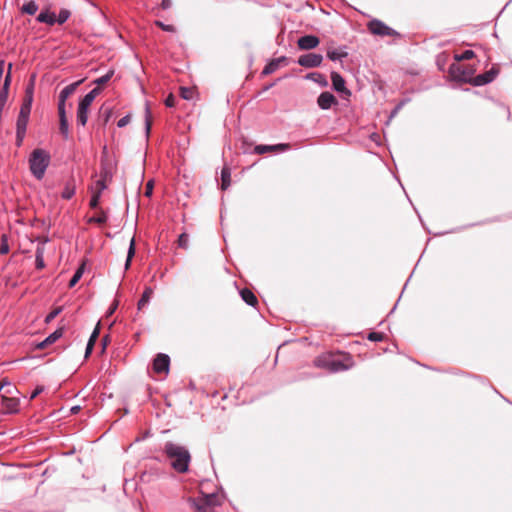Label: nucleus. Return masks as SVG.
Wrapping results in <instances>:
<instances>
[{"label": "nucleus", "instance_id": "ddd939ff", "mask_svg": "<svg viewBox=\"0 0 512 512\" xmlns=\"http://www.w3.org/2000/svg\"><path fill=\"white\" fill-rule=\"evenodd\" d=\"M331 81H332L333 89L335 91L344 93L347 96L351 95L350 90H348L345 86L344 78L338 72L333 71L331 73Z\"/></svg>", "mask_w": 512, "mask_h": 512}, {"label": "nucleus", "instance_id": "393cba45", "mask_svg": "<svg viewBox=\"0 0 512 512\" xmlns=\"http://www.w3.org/2000/svg\"><path fill=\"white\" fill-rule=\"evenodd\" d=\"M152 294H153V289L151 287H146L140 300L138 301V309L139 310H141L145 305H147L149 303Z\"/></svg>", "mask_w": 512, "mask_h": 512}, {"label": "nucleus", "instance_id": "69168bd1", "mask_svg": "<svg viewBox=\"0 0 512 512\" xmlns=\"http://www.w3.org/2000/svg\"><path fill=\"white\" fill-rule=\"evenodd\" d=\"M65 17H66V21H67V20H68V18L70 17V12H69L68 10H66Z\"/></svg>", "mask_w": 512, "mask_h": 512}, {"label": "nucleus", "instance_id": "20e7f679", "mask_svg": "<svg viewBox=\"0 0 512 512\" xmlns=\"http://www.w3.org/2000/svg\"><path fill=\"white\" fill-rule=\"evenodd\" d=\"M97 89H93L88 92L79 102L77 111V122L78 124L85 126L88 120V108L95 99Z\"/></svg>", "mask_w": 512, "mask_h": 512}, {"label": "nucleus", "instance_id": "0e129e2a", "mask_svg": "<svg viewBox=\"0 0 512 512\" xmlns=\"http://www.w3.org/2000/svg\"><path fill=\"white\" fill-rule=\"evenodd\" d=\"M107 336H105L103 339H102V349L104 350L105 349V346H106V343H107Z\"/></svg>", "mask_w": 512, "mask_h": 512}, {"label": "nucleus", "instance_id": "c756f323", "mask_svg": "<svg viewBox=\"0 0 512 512\" xmlns=\"http://www.w3.org/2000/svg\"><path fill=\"white\" fill-rule=\"evenodd\" d=\"M32 102H33V96L25 95L22 105L20 107V111L31 113Z\"/></svg>", "mask_w": 512, "mask_h": 512}, {"label": "nucleus", "instance_id": "0eeeda50", "mask_svg": "<svg viewBox=\"0 0 512 512\" xmlns=\"http://www.w3.org/2000/svg\"><path fill=\"white\" fill-rule=\"evenodd\" d=\"M323 61V56L321 54L316 53H307L301 55L297 63L305 68H315L319 67Z\"/></svg>", "mask_w": 512, "mask_h": 512}, {"label": "nucleus", "instance_id": "f257e3e1", "mask_svg": "<svg viewBox=\"0 0 512 512\" xmlns=\"http://www.w3.org/2000/svg\"><path fill=\"white\" fill-rule=\"evenodd\" d=\"M164 452L175 471L179 473L188 471L191 455L186 447L173 442H166Z\"/></svg>", "mask_w": 512, "mask_h": 512}, {"label": "nucleus", "instance_id": "49530a36", "mask_svg": "<svg viewBox=\"0 0 512 512\" xmlns=\"http://www.w3.org/2000/svg\"><path fill=\"white\" fill-rule=\"evenodd\" d=\"M8 94L5 91H0V114H2L3 109L7 103Z\"/></svg>", "mask_w": 512, "mask_h": 512}, {"label": "nucleus", "instance_id": "de8ad7c7", "mask_svg": "<svg viewBox=\"0 0 512 512\" xmlns=\"http://www.w3.org/2000/svg\"><path fill=\"white\" fill-rule=\"evenodd\" d=\"M155 24L160 27L162 30L164 31H167V32H174L175 31V28L173 25H169V24H164L163 22L161 21H156Z\"/></svg>", "mask_w": 512, "mask_h": 512}, {"label": "nucleus", "instance_id": "473e14b6", "mask_svg": "<svg viewBox=\"0 0 512 512\" xmlns=\"http://www.w3.org/2000/svg\"><path fill=\"white\" fill-rule=\"evenodd\" d=\"M112 116V109L110 107H102L100 109V118L103 119V124L106 125Z\"/></svg>", "mask_w": 512, "mask_h": 512}, {"label": "nucleus", "instance_id": "7c9ffc66", "mask_svg": "<svg viewBox=\"0 0 512 512\" xmlns=\"http://www.w3.org/2000/svg\"><path fill=\"white\" fill-rule=\"evenodd\" d=\"M32 102H33V96L25 95L22 105L20 107V111L31 113Z\"/></svg>", "mask_w": 512, "mask_h": 512}, {"label": "nucleus", "instance_id": "5fc2aeb1", "mask_svg": "<svg viewBox=\"0 0 512 512\" xmlns=\"http://www.w3.org/2000/svg\"><path fill=\"white\" fill-rule=\"evenodd\" d=\"M152 191H153V183H152V181H149L146 184L145 195L146 196H151Z\"/></svg>", "mask_w": 512, "mask_h": 512}, {"label": "nucleus", "instance_id": "4c0bfd02", "mask_svg": "<svg viewBox=\"0 0 512 512\" xmlns=\"http://www.w3.org/2000/svg\"><path fill=\"white\" fill-rule=\"evenodd\" d=\"M108 220V216L105 212L101 211L99 214L93 216L91 219H90V222H95V223H98V224H104L106 223Z\"/></svg>", "mask_w": 512, "mask_h": 512}, {"label": "nucleus", "instance_id": "338daca9", "mask_svg": "<svg viewBox=\"0 0 512 512\" xmlns=\"http://www.w3.org/2000/svg\"><path fill=\"white\" fill-rule=\"evenodd\" d=\"M73 453H74V450L66 451V452H65V455L67 456V455H69V454H73Z\"/></svg>", "mask_w": 512, "mask_h": 512}, {"label": "nucleus", "instance_id": "412c9836", "mask_svg": "<svg viewBox=\"0 0 512 512\" xmlns=\"http://www.w3.org/2000/svg\"><path fill=\"white\" fill-rule=\"evenodd\" d=\"M240 296H241L242 300L249 306L254 307L258 303L257 297L248 288H243L240 291Z\"/></svg>", "mask_w": 512, "mask_h": 512}, {"label": "nucleus", "instance_id": "4d7b16f0", "mask_svg": "<svg viewBox=\"0 0 512 512\" xmlns=\"http://www.w3.org/2000/svg\"><path fill=\"white\" fill-rule=\"evenodd\" d=\"M33 90H34V84H33V80H32L31 83L26 87L25 95L33 96Z\"/></svg>", "mask_w": 512, "mask_h": 512}, {"label": "nucleus", "instance_id": "2f4dec72", "mask_svg": "<svg viewBox=\"0 0 512 512\" xmlns=\"http://www.w3.org/2000/svg\"><path fill=\"white\" fill-rule=\"evenodd\" d=\"M38 10V5L34 1H30L23 5L22 11L28 15H34Z\"/></svg>", "mask_w": 512, "mask_h": 512}, {"label": "nucleus", "instance_id": "e2e57ef3", "mask_svg": "<svg viewBox=\"0 0 512 512\" xmlns=\"http://www.w3.org/2000/svg\"><path fill=\"white\" fill-rule=\"evenodd\" d=\"M116 308H117V303H114L112 305V307L109 309L108 314L109 315L113 314Z\"/></svg>", "mask_w": 512, "mask_h": 512}, {"label": "nucleus", "instance_id": "bf43d9fd", "mask_svg": "<svg viewBox=\"0 0 512 512\" xmlns=\"http://www.w3.org/2000/svg\"><path fill=\"white\" fill-rule=\"evenodd\" d=\"M81 410V407L79 405H74L70 407V414L75 415Z\"/></svg>", "mask_w": 512, "mask_h": 512}, {"label": "nucleus", "instance_id": "e433bc0d", "mask_svg": "<svg viewBox=\"0 0 512 512\" xmlns=\"http://www.w3.org/2000/svg\"><path fill=\"white\" fill-rule=\"evenodd\" d=\"M11 69H12V64L9 63L8 71H7V74H6L5 79H4L3 87L1 89V91H5L6 94H8L9 86H10V83H11Z\"/></svg>", "mask_w": 512, "mask_h": 512}, {"label": "nucleus", "instance_id": "5701e85b", "mask_svg": "<svg viewBox=\"0 0 512 512\" xmlns=\"http://www.w3.org/2000/svg\"><path fill=\"white\" fill-rule=\"evenodd\" d=\"M306 78L318 83L321 87H326L328 85L326 77L318 72L309 73Z\"/></svg>", "mask_w": 512, "mask_h": 512}, {"label": "nucleus", "instance_id": "b1692460", "mask_svg": "<svg viewBox=\"0 0 512 512\" xmlns=\"http://www.w3.org/2000/svg\"><path fill=\"white\" fill-rule=\"evenodd\" d=\"M231 183V172L228 167H223L221 171V188L226 190Z\"/></svg>", "mask_w": 512, "mask_h": 512}, {"label": "nucleus", "instance_id": "09e8293b", "mask_svg": "<svg viewBox=\"0 0 512 512\" xmlns=\"http://www.w3.org/2000/svg\"><path fill=\"white\" fill-rule=\"evenodd\" d=\"M100 192H97V193H94L90 199V206L92 208H96L99 204V200H100Z\"/></svg>", "mask_w": 512, "mask_h": 512}, {"label": "nucleus", "instance_id": "f3484780", "mask_svg": "<svg viewBox=\"0 0 512 512\" xmlns=\"http://www.w3.org/2000/svg\"><path fill=\"white\" fill-rule=\"evenodd\" d=\"M63 333H64V328L59 327L53 333H51L49 336H47L43 341L38 343L36 345V347L39 349H44V348L48 347L49 345L53 344L56 340L61 338L63 336Z\"/></svg>", "mask_w": 512, "mask_h": 512}, {"label": "nucleus", "instance_id": "a878e982", "mask_svg": "<svg viewBox=\"0 0 512 512\" xmlns=\"http://www.w3.org/2000/svg\"><path fill=\"white\" fill-rule=\"evenodd\" d=\"M84 269H85L84 263L81 264L80 266H78L74 275L72 276V278L70 279V281L68 283V286L70 288L74 287L78 283V281L81 279V277L83 276V273H84Z\"/></svg>", "mask_w": 512, "mask_h": 512}, {"label": "nucleus", "instance_id": "13d9d810", "mask_svg": "<svg viewBox=\"0 0 512 512\" xmlns=\"http://www.w3.org/2000/svg\"><path fill=\"white\" fill-rule=\"evenodd\" d=\"M96 186L98 188V192H100V193L106 188V185L103 180H98L96 182Z\"/></svg>", "mask_w": 512, "mask_h": 512}, {"label": "nucleus", "instance_id": "1a4fd4ad", "mask_svg": "<svg viewBox=\"0 0 512 512\" xmlns=\"http://www.w3.org/2000/svg\"><path fill=\"white\" fill-rule=\"evenodd\" d=\"M498 73L499 69H497L496 67H492L490 70L475 76L471 80V84L477 87L489 84L496 78Z\"/></svg>", "mask_w": 512, "mask_h": 512}, {"label": "nucleus", "instance_id": "9b49d317", "mask_svg": "<svg viewBox=\"0 0 512 512\" xmlns=\"http://www.w3.org/2000/svg\"><path fill=\"white\" fill-rule=\"evenodd\" d=\"M170 367V358L167 354L159 353L153 361V369L156 373H167Z\"/></svg>", "mask_w": 512, "mask_h": 512}, {"label": "nucleus", "instance_id": "79ce46f5", "mask_svg": "<svg viewBox=\"0 0 512 512\" xmlns=\"http://www.w3.org/2000/svg\"><path fill=\"white\" fill-rule=\"evenodd\" d=\"M384 339V334L381 332H370L368 334V340L379 342Z\"/></svg>", "mask_w": 512, "mask_h": 512}, {"label": "nucleus", "instance_id": "603ef678", "mask_svg": "<svg viewBox=\"0 0 512 512\" xmlns=\"http://www.w3.org/2000/svg\"><path fill=\"white\" fill-rule=\"evenodd\" d=\"M129 122H130V116L126 115V116H124V117H122L121 119L118 120L117 126L119 128H122V127H125L126 125H128Z\"/></svg>", "mask_w": 512, "mask_h": 512}, {"label": "nucleus", "instance_id": "dca6fc26", "mask_svg": "<svg viewBox=\"0 0 512 512\" xmlns=\"http://www.w3.org/2000/svg\"><path fill=\"white\" fill-rule=\"evenodd\" d=\"M288 58L286 56H281L276 59L270 61L263 69V75H269L274 73L280 66L287 65Z\"/></svg>", "mask_w": 512, "mask_h": 512}, {"label": "nucleus", "instance_id": "8fccbe9b", "mask_svg": "<svg viewBox=\"0 0 512 512\" xmlns=\"http://www.w3.org/2000/svg\"><path fill=\"white\" fill-rule=\"evenodd\" d=\"M26 132L24 131H16V145L17 147H20L23 143V140L25 138Z\"/></svg>", "mask_w": 512, "mask_h": 512}, {"label": "nucleus", "instance_id": "4468645a", "mask_svg": "<svg viewBox=\"0 0 512 512\" xmlns=\"http://www.w3.org/2000/svg\"><path fill=\"white\" fill-rule=\"evenodd\" d=\"M59 131L64 134V88L57 85Z\"/></svg>", "mask_w": 512, "mask_h": 512}, {"label": "nucleus", "instance_id": "f8f14e48", "mask_svg": "<svg viewBox=\"0 0 512 512\" xmlns=\"http://www.w3.org/2000/svg\"><path fill=\"white\" fill-rule=\"evenodd\" d=\"M319 38L314 35H305L298 39L297 45L301 50H311L319 45Z\"/></svg>", "mask_w": 512, "mask_h": 512}, {"label": "nucleus", "instance_id": "c9c22d12", "mask_svg": "<svg viewBox=\"0 0 512 512\" xmlns=\"http://www.w3.org/2000/svg\"><path fill=\"white\" fill-rule=\"evenodd\" d=\"M35 264L37 269H42L45 266L43 251L39 248L36 250Z\"/></svg>", "mask_w": 512, "mask_h": 512}, {"label": "nucleus", "instance_id": "423d86ee", "mask_svg": "<svg viewBox=\"0 0 512 512\" xmlns=\"http://www.w3.org/2000/svg\"><path fill=\"white\" fill-rule=\"evenodd\" d=\"M36 20L40 23H45L48 25H54L55 23H59L60 25L64 24V9H60L58 15L49 10H42Z\"/></svg>", "mask_w": 512, "mask_h": 512}, {"label": "nucleus", "instance_id": "2eb2a0df", "mask_svg": "<svg viewBox=\"0 0 512 512\" xmlns=\"http://www.w3.org/2000/svg\"><path fill=\"white\" fill-rule=\"evenodd\" d=\"M317 104L321 109L327 110L332 105L337 104V99L332 93L325 91L318 96Z\"/></svg>", "mask_w": 512, "mask_h": 512}, {"label": "nucleus", "instance_id": "c03bdc74", "mask_svg": "<svg viewBox=\"0 0 512 512\" xmlns=\"http://www.w3.org/2000/svg\"><path fill=\"white\" fill-rule=\"evenodd\" d=\"M112 75H113V71H109L105 75L99 77L96 80V83L99 84V85H103V84L107 83L111 79Z\"/></svg>", "mask_w": 512, "mask_h": 512}, {"label": "nucleus", "instance_id": "6e6552de", "mask_svg": "<svg viewBox=\"0 0 512 512\" xmlns=\"http://www.w3.org/2000/svg\"><path fill=\"white\" fill-rule=\"evenodd\" d=\"M450 74L451 76L459 82L469 83L471 84V80L474 78L472 76V72L467 70L459 65L452 64L450 66Z\"/></svg>", "mask_w": 512, "mask_h": 512}, {"label": "nucleus", "instance_id": "680f3d73", "mask_svg": "<svg viewBox=\"0 0 512 512\" xmlns=\"http://www.w3.org/2000/svg\"><path fill=\"white\" fill-rule=\"evenodd\" d=\"M42 391V388H37L31 395V399L35 398L40 392Z\"/></svg>", "mask_w": 512, "mask_h": 512}, {"label": "nucleus", "instance_id": "72a5a7b5", "mask_svg": "<svg viewBox=\"0 0 512 512\" xmlns=\"http://www.w3.org/2000/svg\"><path fill=\"white\" fill-rule=\"evenodd\" d=\"M475 56L474 51L472 50H465L461 54H455L454 58L456 61H464L472 59Z\"/></svg>", "mask_w": 512, "mask_h": 512}, {"label": "nucleus", "instance_id": "ea45409f", "mask_svg": "<svg viewBox=\"0 0 512 512\" xmlns=\"http://www.w3.org/2000/svg\"><path fill=\"white\" fill-rule=\"evenodd\" d=\"M193 90L187 87L180 88V95L185 100H191L193 98Z\"/></svg>", "mask_w": 512, "mask_h": 512}, {"label": "nucleus", "instance_id": "f03ea898", "mask_svg": "<svg viewBox=\"0 0 512 512\" xmlns=\"http://www.w3.org/2000/svg\"><path fill=\"white\" fill-rule=\"evenodd\" d=\"M205 483L201 482L200 496L188 500L194 512H214V508L223 502V494L215 491L207 492L204 487Z\"/></svg>", "mask_w": 512, "mask_h": 512}, {"label": "nucleus", "instance_id": "6e6d98bb", "mask_svg": "<svg viewBox=\"0 0 512 512\" xmlns=\"http://www.w3.org/2000/svg\"><path fill=\"white\" fill-rule=\"evenodd\" d=\"M172 6V0H162L161 1V7L164 10L169 9Z\"/></svg>", "mask_w": 512, "mask_h": 512}, {"label": "nucleus", "instance_id": "774afa93", "mask_svg": "<svg viewBox=\"0 0 512 512\" xmlns=\"http://www.w3.org/2000/svg\"><path fill=\"white\" fill-rule=\"evenodd\" d=\"M69 422H65V425H66V431L68 430L69 426H68Z\"/></svg>", "mask_w": 512, "mask_h": 512}, {"label": "nucleus", "instance_id": "4be33fe9", "mask_svg": "<svg viewBox=\"0 0 512 512\" xmlns=\"http://www.w3.org/2000/svg\"><path fill=\"white\" fill-rule=\"evenodd\" d=\"M351 367L350 363H345L344 361L340 359H331L330 368L329 371L332 373L339 372V371H345L348 370Z\"/></svg>", "mask_w": 512, "mask_h": 512}, {"label": "nucleus", "instance_id": "39448f33", "mask_svg": "<svg viewBox=\"0 0 512 512\" xmlns=\"http://www.w3.org/2000/svg\"><path fill=\"white\" fill-rule=\"evenodd\" d=\"M368 30L378 36H399V33L387 26L384 22L378 19H373L367 24Z\"/></svg>", "mask_w": 512, "mask_h": 512}, {"label": "nucleus", "instance_id": "7ed1b4c3", "mask_svg": "<svg viewBox=\"0 0 512 512\" xmlns=\"http://www.w3.org/2000/svg\"><path fill=\"white\" fill-rule=\"evenodd\" d=\"M50 163V155L43 149H34L29 157V167L31 174L37 179L41 180L46 172Z\"/></svg>", "mask_w": 512, "mask_h": 512}, {"label": "nucleus", "instance_id": "9d476101", "mask_svg": "<svg viewBox=\"0 0 512 512\" xmlns=\"http://www.w3.org/2000/svg\"><path fill=\"white\" fill-rule=\"evenodd\" d=\"M19 410V400L15 397H7L1 395V412L2 414H14Z\"/></svg>", "mask_w": 512, "mask_h": 512}, {"label": "nucleus", "instance_id": "052dcab7", "mask_svg": "<svg viewBox=\"0 0 512 512\" xmlns=\"http://www.w3.org/2000/svg\"><path fill=\"white\" fill-rule=\"evenodd\" d=\"M74 194V189L73 188H69L67 185H66V200L71 198Z\"/></svg>", "mask_w": 512, "mask_h": 512}, {"label": "nucleus", "instance_id": "37998d69", "mask_svg": "<svg viewBox=\"0 0 512 512\" xmlns=\"http://www.w3.org/2000/svg\"><path fill=\"white\" fill-rule=\"evenodd\" d=\"M62 311V306H58L53 309L45 318V321L48 323L52 321L60 312Z\"/></svg>", "mask_w": 512, "mask_h": 512}, {"label": "nucleus", "instance_id": "a18cd8bd", "mask_svg": "<svg viewBox=\"0 0 512 512\" xmlns=\"http://www.w3.org/2000/svg\"><path fill=\"white\" fill-rule=\"evenodd\" d=\"M81 82H82V79L66 85V91H65L66 98L69 96V94H71L76 89V86L78 84H80Z\"/></svg>", "mask_w": 512, "mask_h": 512}, {"label": "nucleus", "instance_id": "6ab92c4d", "mask_svg": "<svg viewBox=\"0 0 512 512\" xmlns=\"http://www.w3.org/2000/svg\"><path fill=\"white\" fill-rule=\"evenodd\" d=\"M348 56V52L346 51V47L343 46L339 49H331L329 48L327 50V57L331 60V61H337V60H341L343 58H346Z\"/></svg>", "mask_w": 512, "mask_h": 512}, {"label": "nucleus", "instance_id": "864d4df0", "mask_svg": "<svg viewBox=\"0 0 512 512\" xmlns=\"http://www.w3.org/2000/svg\"><path fill=\"white\" fill-rule=\"evenodd\" d=\"M405 101H401L391 112V117H394L404 106Z\"/></svg>", "mask_w": 512, "mask_h": 512}, {"label": "nucleus", "instance_id": "58836bf2", "mask_svg": "<svg viewBox=\"0 0 512 512\" xmlns=\"http://www.w3.org/2000/svg\"><path fill=\"white\" fill-rule=\"evenodd\" d=\"M151 115H150V109L147 106L146 107V113H145V131H146V137L149 136L150 130H151Z\"/></svg>", "mask_w": 512, "mask_h": 512}, {"label": "nucleus", "instance_id": "3c124183", "mask_svg": "<svg viewBox=\"0 0 512 512\" xmlns=\"http://www.w3.org/2000/svg\"><path fill=\"white\" fill-rule=\"evenodd\" d=\"M175 101H176V99H175L174 95L173 94H169L166 97V99H165V105L167 107H170V108L174 107L175 106Z\"/></svg>", "mask_w": 512, "mask_h": 512}, {"label": "nucleus", "instance_id": "cd10ccee", "mask_svg": "<svg viewBox=\"0 0 512 512\" xmlns=\"http://www.w3.org/2000/svg\"><path fill=\"white\" fill-rule=\"evenodd\" d=\"M135 255V239L134 237L130 240L128 252H127V259L125 262V270L129 269L132 258Z\"/></svg>", "mask_w": 512, "mask_h": 512}, {"label": "nucleus", "instance_id": "c85d7f7f", "mask_svg": "<svg viewBox=\"0 0 512 512\" xmlns=\"http://www.w3.org/2000/svg\"><path fill=\"white\" fill-rule=\"evenodd\" d=\"M331 359H332L331 357L321 356V357H317L315 359L314 363H315V366H317L319 368H325L329 371Z\"/></svg>", "mask_w": 512, "mask_h": 512}, {"label": "nucleus", "instance_id": "bb28decb", "mask_svg": "<svg viewBox=\"0 0 512 512\" xmlns=\"http://www.w3.org/2000/svg\"><path fill=\"white\" fill-rule=\"evenodd\" d=\"M98 336H99V329L95 328L94 331L92 332V334L90 335V338L86 345V351H85L86 357L92 352L94 343L97 340Z\"/></svg>", "mask_w": 512, "mask_h": 512}, {"label": "nucleus", "instance_id": "a19ab883", "mask_svg": "<svg viewBox=\"0 0 512 512\" xmlns=\"http://www.w3.org/2000/svg\"><path fill=\"white\" fill-rule=\"evenodd\" d=\"M188 241H189L188 235L186 233H182L178 237V246L183 248V249H187L188 248Z\"/></svg>", "mask_w": 512, "mask_h": 512}, {"label": "nucleus", "instance_id": "a211bd4d", "mask_svg": "<svg viewBox=\"0 0 512 512\" xmlns=\"http://www.w3.org/2000/svg\"><path fill=\"white\" fill-rule=\"evenodd\" d=\"M289 147L288 144H277V145H257L254 148V152L257 154H264L268 151L274 150H286Z\"/></svg>", "mask_w": 512, "mask_h": 512}, {"label": "nucleus", "instance_id": "aec40b11", "mask_svg": "<svg viewBox=\"0 0 512 512\" xmlns=\"http://www.w3.org/2000/svg\"><path fill=\"white\" fill-rule=\"evenodd\" d=\"M30 113L20 111L16 121V131L26 132Z\"/></svg>", "mask_w": 512, "mask_h": 512}, {"label": "nucleus", "instance_id": "f704fd0d", "mask_svg": "<svg viewBox=\"0 0 512 512\" xmlns=\"http://www.w3.org/2000/svg\"><path fill=\"white\" fill-rule=\"evenodd\" d=\"M9 244H8V236L7 234L1 235V244H0V254L5 255L9 253Z\"/></svg>", "mask_w": 512, "mask_h": 512}]
</instances>
